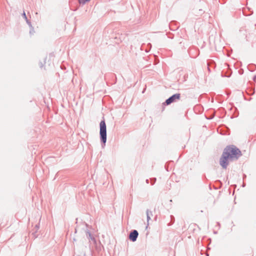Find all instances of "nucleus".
<instances>
[{"instance_id":"nucleus-1","label":"nucleus","mask_w":256,"mask_h":256,"mask_svg":"<svg viewBox=\"0 0 256 256\" xmlns=\"http://www.w3.org/2000/svg\"><path fill=\"white\" fill-rule=\"evenodd\" d=\"M242 156L240 150L234 146H227L223 152L220 160V164L223 168L226 169L228 160H238Z\"/></svg>"},{"instance_id":"nucleus-2","label":"nucleus","mask_w":256,"mask_h":256,"mask_svg":"<svg viewBox=\"0 0 256 256\" xmlns=\"http://www.w3.org/2000/svg\"><path fill=\"white\" fill-rule=\"evenodd\" d=\"M100 139L102 143V146L104 147L106 145V126L104 120H102L100 124Z\"/></svg>"},{"instance_id":"nucleus-3","label":"nucleus","mask_w":256,"mask_h":256,"mask_svg":"<svg viewBox=\"0 0 256 256\" xmlns=\"http://www.w3.org/2000/svg\"><path fill=\"white\" fill-rule=\"evenodd\" d=\"M84 225L86 226V229L84 232H86V236L89 240L90 246H94L96 244V242L95 238L94 237L93 234H92V228L91 227L89 226L84 223Z\"/></svg>"},{"instance_id":"nucleus-4","label":"nucleus","mask_w":256,"mask_h":256,"mask_svg":"<svg viewBox=\"0 0 256 256\" xmlns=\"http://www.w3.org/2000/svg\"><path fill=\"white\" fill-rule=\"evenodd\" d=\"M180 98V94H176L168 98L165 102L164 103V104L169 105L172 102H175L176 100H179Z\"/></svg>"},{"instance_id":"nucleus-5","label":"nucleus","mask_w":256,"mask_h":256,"mask_svg":"<svg viewBox=\"0 0 256 256\" xmlns=\"http://www.w3.org/2000/svg\"><path fill=\"white\" fill-rule=\"evenodd\" d=\"M138 236V232L136 230H132L129 234L128 238L132 242H136Z\"/></svg>"},{"instance_id":"nucleus-6","label":"nucleus","mask_w":256,"mask_h":256,"mask_svg":"<svg viewBox=\"0 0 256 256\" xmlns=\"http://www.w3.org/2000/svg\"><path fill=\"white\" fill-rule=\"evenodd\" d=\"M152 216V211L147 210H146V219H147V224H149V220H151V216Z\"/></svg>"},{"instance_id":"nucleus-7","label":"nucleus","mask_w":256,"mask_h":256,"mask_svg":"<svg viewBox=\"0 0 256 256\" xmlns=\"http://www.w3.org/2000/svg\"><path fill=\"white\" fill-rule=\"evenodd\" d=\"M90 0H78V2L80 4H84L86 2L90 1Z\"/></svg>"},{"instance_id":"nucleus-8","label":"nucleus","mask_w":256,"mask_h":256,"mask_svg":"<svg viewBox=\"0 0 256 256\" xmlns=\"http://www.w3.org/2000/svg\"><path fill=\"white\" fill-rule=\"evenodd\" d=\"M26 23L28 24L30 27L32 28V30H34V28L32 27L31 22H30V20H28V19L26 20Z\"/></svg>"},{"instance_id":"nucleus-9","label":"nucleus","mask_w":256,"mask_h":256,"mask_svg":"<svg viewBox=\"0 0 256 256\" xmlns=\"http://www.w3.org/2000/svg\"><path fill=\"white\" fill-rule=\"evenodd\" d=\"M156 178H152L151 179V184L154 185L156 182Z\"/></svg>"},{"instance_id":"nucleus-10","label":"nucleus","mask_w":256,"mask_h":256,"mask_svg":"<svg viewBox=\"0 0 256 256\" xmlns=\"http://www.w3.org/2000/svg\"><path fill=\"white\" fill-rule=\"evenodd\" d=\"M22 16H23V17L24 18V19H25V20H27V19H28V18H27V17H26V14H25L24 12V13L22 14Z\"/></svg>"},{"instance_id":"nucleus-11","label":"nucleus","mask_w":256,"mask_h":256,"mask_svg":"<svg viewBox=\"0 0 256 256\" xmlns=\"http://www.w3.org/2000/svg\"><path fill=\"white\" fill-rule=\"evenodd\" d=\"M146 184H148L149 183V180H148V179L146 180Z\"/></svg>"},{"instance_id":"nucleus-12","label":"nucleus","mask_w":256,"mask_h":256,"mask_svg":"<svg viewBox=\"0 0 256 256\" xmlns=\"http://www.w3.org/2000/svg\"><path fill=\"white\" fill-rule=\"evenodd\" d=\"M170 217H171V218H172V219L174 218V216H170Z\"/></svg>"},{"instance_id":"nucleus-13","label":"nucleus","mask_w":256,"mask_h":256,"mask_svg":"<svg viewBox=\"0 0 256 256\" xmlns=\"http://www.w3.org/2000/svg\"><path fill=\"white\" fill-rule=\"evenodd\" d=\"M36 227L38 228V225H36Z\"/></svg>"},{"instance_id":"nucleus-14","label":"nucleus","mask_w":256,"mask_h":256,"mask_svg":"<svg viewBox=\"0 0 256 256\" xmlns=\"http://www.w3.org/2000/svg\"><path fill=\"white\" fill-rule=\"evenodd\" d=\"M30 32L31 34V32H32V30H30Z\"/></svg>"},{"instance_id":"nucleus-15","label":"nucleus","mask_w":256,"mask_h":256,"mask_svg":"<svg viewBox=\"0 0 256 256\" xmlns=\"http://www.w3.org/2000/svg\"><path fill=\"white\" fill-rule=\"evenodd\" d=\"M84 256H85L84 255Z\"/></svg>"}]
</instances>
